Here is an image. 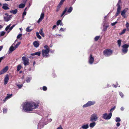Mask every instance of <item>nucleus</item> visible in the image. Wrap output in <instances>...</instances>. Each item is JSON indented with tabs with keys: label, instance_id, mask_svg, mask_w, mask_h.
<instances>
[{
	"label": "nucleus",
	"instance_id": "obj_29",
	"mask_svg": "<svg viewBox=\"0 0 129 129\" xmlns=\"http://www.w3.org/2000/svg\"><path fill=\"white\" fill-rule=\"evenodd\" d=\"M67 10V8H66L63 11V12L61 16V17H62L65 14V13L66 12Z\"/></svg>",
	"mask_w": 129,
	"mask_h": 129
},
{
	"label": "nucleus",
	"instance_id": "obj_47",
	"mask_svg": "<svg viewBox=\"0 0 129 129\" xmlns=\"http://www.w3.org/2000/svg\"><path fill=\"white\" fill-rule=\"evenodd\" d=\"M43 90L45 91L47 89V88L45 86H44L43 88Z\"/></svg>",
	"mask_w": 129,
	"mask_h": 129
},
{
	"label": "nucleus",
	"instance_id": "obj_14",
	"mask_svg": "<svg viewBox=\"0 0 129 129\" xmlns=\"http://www.w3.org/2000/svg\"><path fill=\"white\" fill-rule=\"evenodd\" d=\"M9 80V78L8 75H6L5 76L4 79V84L6 85L7 83Z\"/></svg>",
	"mask_w": 129,
	"mask_h": 129
},
{
	"label": "nucleus",
	"instance_id": "obj_43",
	"mask_svg": "<svg viewBox=\"0 0 129 129\" xmlns=\"http://www.w3.org/2000/svg\"><path fill=\"white\" fill-rule=\"evenodd\" d=\"M41 53L39 52H37L35 53L36 55H37L39 56H40V55Z\"/></svg>",
	"mask_w": 129,
	"mask_h": 129
},
{
	"label": "nucleus",
	"instance_id": "obj_40",
	"mask_svg": "<svg viewBox=\"0 0 129 129\" xmlns=\"http://www.w3.org/2000/svg\"><path fill=\"white\" fill-rule=\"evenodd\" d=\"M5 33V32L3 31L0 32V37L4 35Z\"/></svg>",
	"mask_w": 129,
	"mask_h": 129
},
{
	"label": "nucleus",
	"instance_id": "obj_19",
	"mask_svg": "<svg viewBox=\"0 0 129 129\" xmlns=\"http://www.w3.org/2000/svg\"><path fill=\"white\" fill-rule=\"evenodd\" d=\"M89 126L88 124H83L81 126V128L83 129H87L88 128Z\"/></svg>",
	"mask_w": 129,
	"mask_h": 129
},
{
	"label": "nucleus",
	"instance_id": "obj_21",
	"mask_svg": "<svg viewBox=\"0 0 129 129\" xmlns=\"http://www.w3.org/2000/svg\"><path fill=\"white\" fill-rule=\"evenodd\" d=\"M39 33L43 37H44V34L43 32L42 28H41L40 29V30L39 31Z\"/></svg>",
	"mask_w": 129,
	"mask_h": 129
},
{
	"label": "nucleus",
	"instance_id": "obj_8",
	"mask_svg": "<svg viewBox=\"0 0 129 129\" xmlns=\"http://www.w3.org/2000/svg\"><path fill=\"white\" fill-rule=\"evenodd\" d=\"M95 103L94 102L89 101L86 104L83 106V108L86 107L91 105H93Z\"/></svg>",
	"mask_w": 129,
	"mask_h": 129
},
{
	"label": "nucleus",
	"instance_id": "obj_58",
	"mask_svg": "<svg viewBox=\"0 0 129 129\" xmlns=\"http://www.w3.org/2000/svg\"><path fill=\"white\" fill-rule=\"evenodd\" d=\"M31 55L32 56L35 55H36L35 53H31Z\"/></svg>",
	"mask_w": 129,
	"mask_h": 129
},
{
	"label": "nucleus",
	"instance_id": "obj_30",
	"mask_svg": "<svg viewBox=\"0 0 129 129\" xmlns=\"http://www.w3.org/2000/svg\"><path fill=\"white\" fill-rule=\"evenodd\" d=\"M117 5H118V8L117 9V11L120 12V10H121V7L118 4H117Z\"/></svg>",
	"mask_w": 129,
	"mask_h": 129
},
{
	"label": "nucleus",
	"instance_id": "obj_54",
	"mask_svg": "<svg viewBox=\"0 0 129 129\" xmlns=\"http://www.w3.org/2000/svg\"><path fill=\"white\" fill-rule=\"evenodd\" d=\"M120 125V123L119 122H117L116 124V126L117 127L119 126Z\"/></svg>",
	"mask_w": 129,
	"mask_h": 129
},
{
	"label": "nucleus",
	"instance_id": "obj_6",
	"mask_svg": "<svg viewBox=\"0 0 129 129\" xmlns=\"http://www.w3.org/2000/svg\"><path fill=\"white\" fill-rule=\"evenodd\" d=\"M22 60L23 61V64L25 66L28 65L29 64V60L28 58L23 56L22 58Z\"/></svg>",
	"mask_w": 129,
	"mask_h": 129
},
{
	"label": "nucleus",
	"instance_id": "obj_17",
	"mask_svg": "<svg viewBox=\"0 0 129 129\" xmlns=\"http://www.w3.org/2000/svg\"><path fill=\"white\" fill-rule=\"evenodd\" d=\"M8 5L6 4H3L2 8L5 10H7L9 9L8 7Z\"/></svg>",
	"mask_w": 129,
	"mask_h": 129
},
{
	"label": "nucleus",
	"instance_id": "obj_5",
	"mask_svg": "<svg viewBox=\"0 0 129 129\" xmlns=\"http://www.w3.org/2000/svg\"><path fill=\"white\" fill-rule=\"evenodd\" d=\"M112 53V51L110 49L106 50L104 51V54L107 56H110Z\"/></svg>",
	"mask_w": 129,
	"mask_h": 129
},
{
	"label": "nucleus",
	"instance_id": "obj_28",
	"mask_svg": "<svg viewBox=\"0 0 129 129\" xmlns=\"http://www.w3.org/2000/svg\"><path fill=\"white\" fill-rule=\"evenodd\" d=\"M126 30V29H123V30L122 31V32L119 34V35H121L125 33Z\"/></svg>",
	"mask_w": 129,
	"mask_h": 129
},
{
	"label": "nucleus",
	"instance_id": "obj_32",
	"mask_svg": "<svg viewBox=\"0 0 129 129\" xmlns=\"http://www.w3.org/2000/svg\"><path fill=\"white\" fill-rule=\"evenodd\" d=\"M73 10V8L72 7H70L68 10V13H71L72 11Z\"/></svg>",
	"mask_w": 129,
	"mask_h": 129
},
{
	"label": "nucleus",
	"instance_id": "obj_9",
	"mask_svg": "<svg viewBox=\"0 0 129 129\" xmlns=\"http://www.w3.org/2000/svg\"><path fill=\"white\" fill-rule=\"evenodd\" d=\"M49 51L46 50H42V54L44 57H46L48 55Z\"/></svg>",
	"mask_w": 129,
	"mask_h": 129
},
{
	"label": "nucleus",
	"instance_id": "obj_18",
	"mask_svg": "<svg viewBox=\"0 0 129 129\" xmlns=\"http://www.w3.org/2000/svg\"><path fill=\"white\" fill-rule=\"evenodd\" d=\"M89 124V126L91 128H93L96 124V123L95 122H92Z\"/></svg>",
	"mask_w": 129,
	"mask_h": 129
},
{
	"label": "nucleus",
	"instance_id": "obj_3",
	"mask_svg": "<svg viewBox=\"0 0 129 129\" xmlns=\"http://www.w3.org/2000/svg\"><path fill=\"white\" fill-rule=\"evenodd\" d=\"M112 116L111 112H110L108 114L107 113H105L103 114L102 117L105 119L109 120L111 118Z\"/></svg>",
	"mask_w": 129,
	"mask_h": 129
},
{
	"label": "nucleus",
	"instance_id": "obj_38",
	"mask_svg": "<svg viewBox=\"0 0 129 129\" xmlns=\"http://www.w3.org/2000/svg\"><path fill=\"white\" fill-rule=\"evenodd\" d=\"M65 0H61L58 5L61 6Z\"/></svg>",
	"mask_w": 129,
	"mask_h": 129
},
{
	"label": "nucleus",
	"instance_id": "obj_10",
	"mask_svg": "<svg viewBox=\"0 0 129 129\" xmlns=\"http://www.w3.org/2000/svg\"><path fill=\"white\" fill-rule=\"evenodd\" d=\"M14 45H15L14 43H13L10 47L8 51V53L9 54L11 53L12 52L16 49L14 47Z\"/></svg>",
	"mask_w": 129,
	"mask_h": 129
},
{
	"label": "nucleus",
	"instance_id": "obj_49",
	"mask_svg": "<svg viewBox=\"0 0 129 129\" xmlns=\"http://www.w3.org/2000/svg\"><path fill=\"white\" fill-rule=\"evenodd\" d=\"M3 111L4 113H6L7 111V110L6 109H4Z\"/></svg>",
	"mask_w": 129,
	"mask_h": 129
},
{
	"label": "nucleus",
	"instance_id": "obj_52",
	"mask_svg": "<svg viewBox=\"0 0 129 129\" xmlns=\"http://www.w3.org/2000/svg\"><path fill=\"white\" fill-rule=\"evenodd\" d=\"M26 12L25 11H24L22 14L23 18L24 17L23 16L26 15Z\"/></svg>",
	"mask_w": 129,
	"mask_h": 129
},
{
	"label": "nucleus",
	"instance_id": "obj_61",
	"mask_svg": "<svg viewBox=\"0 0 129 129\" xmlns=\"http://www.w3.org/2000/svg\"><path fill=\"white\" fill-rule=\"evenodd\" d=\"M64 30V29H63V28H61L60 29V31H61V30H62V31H63Z\"/></svg>",
	"mask_w": 129,
	"mask_h": 129
},
{
	"label": "nucleus",
	"instance_id": "obj_26",
	"mask_svg": "<svg viewBox=\"0 0 129 129\" xmlns=\"http://www.w3.org/2000/svg\"><path fill=\"white\" fill-rule=\"evenodd\" d=\"M36 36L39 39H41V37L39 35V33L38 32H37L36 33Z\"/></svg>",
	"mask_w": 129,
	"mask_h": 129
},
{
	"label": "nucleus",
	"instance_id": "obj_41",
	"mask_svg": "<svg viewBox=\"0 0 129 129\" xmlns=\"http://www.w3.org/2000/svg\"><path fill=\"white\" fill-rule=\"evenodd\" d=\"M100 36H96L94 38L95 41H97L100 38Z\"/></svg>",
	"mask_w": 129,
	"mask_h": 129
},
{
	"label": "nucleus",
	"instance_id": "obj_36",
	"mask_svg": "<svg viewBox=\"0 0 129 129\" xmlns=\"http://www.w3.org/2000/svg\"><path fill=\"white\" fill-rule=\"evenodd\" d=\"M44 48L46 49V50L49 51V48L47 45H46L44 46Z\"/></svg>",
	"mask_w": 129,
	"mask_h": 129
},
{
	"label": "nucleus",
	"instance_id": "obj_64",
	"mask_svg": "<svg viewBox=\"0 0 129 129\" xmlns=\"http://www.w3.org/2000/svg\"><path fill=\"white\" fill-rule=\"evenodd\" d=\"M60 25H62V26L63 25V23H62L61 22V23H60Z\"/></svg>",
	"mask_w": 129,
	"mask_h": 129
},
{
	"label": "nucleus",
	"instance_id": "obj_44",
	"mask_svg": "<svg viewBox=\"0 0 129 129\" xmlns=\"http://www.w3.org/2000/svg\"><path fill=\"white\" fill-rule=\"evenodd\" d=\"M61 22V21L60 20H59L57 22L56 24L57 25H59V24Z\"/></svg>",
	"mask_w": 129,
	"mask_h": 129
},
{
	"label": "nucleus",
	"instance_id": "obj_22",
	"mask_svg": "<svg viewBox=\"0 0 129 129\" xmlns=\"http://www.w3.org/2000/svg\"><path fill=\"white\" fill-rule=\"evenodd\" d=\"M31 79V78L30 77H27L26 79V81L27 83L29 82Z\"/></svg>",
	"mask_w": 129,
	"mask_h": 129
},
{
	"label": "nucleus",
	"instance_id": "obj_42",
	"mask_svg": "<svg viewBox=\"0 0 129 129\" xmlns=\"http://www.w3.org/2000/svg\"><path fill=\"white\" fill-rule=\"evenodd\" d=\"M22 34H19L17 37V39H19L20 38V37L22 36Z\"/></svg>",
	"mask_w": 129,
	"mask_h": 129
},
{
	"label": "nucleus",
	"instance_id": "obj_46",
	"mask_svg": "<svg viewBox=\"0 0 129 129\" xmlns=\"http://www.w3.org/2000/svg\"><path fill=\"white\" fill-rule=\"evenodd\" d=\"M116 108V106H114L113 107L111 108L110 110L111 112L112 111H113Z\"/></svg>",
	"mask_w": 129,
	"mask_h": 129
},
{
	"label": "nucleus",
	"instance_id": "obj_7",
	"mask_svg": "<svg viewBox=\"0 0 129 129\" xmlns=\"http://www.w3.org/2000/svg\"><path fill=\"white\" fill-rule=\"evenodd\" d=\"M5 16H4V19L6 21H9L11 18V16L9 15L8 14L6 13L5 14Z\"/></svg>",
	"mask_w": 129,
	"mask_h": 129
},
{
	"label": "nucleus",
	"instance_id": "obj_56",
	"mask_svg": "<svg viewBox=\"0 0 129 129\" xmlns=\"http://www.w3.org/2000/svg\"><path fill=\"white\" fill-rule=\"evenodd\" d=\"M120 109L122 111H123L124 109V108L123 107H122Z\"/></svg>",
	"mask_w": 129,
	"mask_h": 129
},
{
	"label": "nucleus",
	"instance_id": "obj_34",
	"mask_svg": "<svg viewBox=\"0 0 129 129\" xmlns=\"http://www.w3.org/2000/svg\"><path fill=\"white\" fill-rule=\"evenodd\" d=\"M7 95V96L5 98L7 100L9 99L12 96V94L10 95L9 94H8Z\"/></svg>",
	"mask_w": 129,
	"mask_h": 129
},
{
	"label": "nucleus",
	"instance_id": "obj_23",
	"mask_svg": "<svg viewBox=\"0 0 129 129\" xmlns=\"http://www.w3.org/2000/svg\"><path fill=\"white\" fill-rule=\"evenodd\" d=\"M17 11V9H16L14 10L10 11V12L12 13H13L14 14H15L16 13Z\"/></svg>",
	"mask_w": 129,
	"mask_h": 129
},
{
	"label": "nucleus",
	"instance_id": "obj_59",
	"mask_svg": "<svg viewBox=\"0 0 129 129\" xmlns=\"http://www.w3.org/2000/svg\"><path fill=\"white\" fill-rule=\"evenodd\" d=\"M56 27V25H54L53 27V28H52L53 29H54Z\"/></svg>",
	"mask_w": 129,
	"mask_h": 129
},
{
	"label": "nucleus",
	"instance_id": "obj_63",
	"mask_svg": "<svg viewBox=\"0 0 129 129\" xmlns=\"http://www.w3.org/2000/svg\"><path fill=\"white\" fill-rule=\"evenodd\" d=\"M52 120V119H49V121L50 122H51Z\"/></svg>",
	"mask_w": 129,
	"mask_h": 129
},
{
	"label": "nucleus",
	"instance_id": "obj_57",
	"mask_svg": "<svg viewBox=\"0 0 129 129\" xmlns=\"http://www.w3.org/2000/svg\"><path fill=\"white\" fill-rule=\"evenodd\" d=\"M3 48V46H0V51H1L2 50Z\"/></svg>",
	"mask_w": 129,
	"mask_h": 129
},
{
	"label": "nucleus",
	"instance_id": "obj_45",
	"mask_svg": "<svg viewBox=\"0 0 129 129\" xmlns=\"http://www.w3.org/2000/svg\"><path fill=\"white\" fill-rule=\"evenodd\" d=\"M126 26L127 28H128L129 27V23L127 22H126Z\"/></svg>",
	"mask_w": 129,
	"mask_h": 129
},
{
	"label": "nucleus",
	"instance_id": "obj_1",
	"mask_svg": "<svg viewBox=\"0 0 129 129\" xmlns=\"http://www.w3.org/2000/svg\"><path fill=\"white\" fill-rule=\"evenodd\" d=\"M38 104L34 102H25L23 105V110L25 112L32 111L33 110L37 108Z\"/></svg>",
	"mask_w": 129,
	"mask_h": 129
},
{
	"label": "nucleus",
	"instance_id": "obj_31",
	"mask_svg": "<svg viewBox=\"0 0 129 129\" xmlns=\"http://www.w3.org/2000/svg\"><path fill=\"white\" fill-rule=\"evenodd\" d=\"M21 66L20 65H19L17 67V71H19L21 69Z\"/></svg>",
	"mask_w": 129,
	"mask_h": 129
},
{
	"label": "nucleus",
	"instance_id": "obj_15",
	"mask_svg": "<svg viewBox=\"0 0 129 129\" xmlns=\"http://www.w3.org/2000/svg\"><path fill=\"white\" fill-rule=\"evenodd\" d=\"M11 25V24H10L6 27L5 28V30L6 31H7L9 28L10 30H11L12 29V28L15 26V25L14 24L11 27H10Z\"/></svg>",
	"mask_w": 129,
	"mask_h": 129
},
{
	"label": "nucleus",
	"instance_id": "obj_33",
	"mask_svg": "<svg viewBox=\"0 0 129 129\" xmlns=\"http://www.w3.org/2000/svg\"><path fill=\"white\" fill-rule=\"evenodd\" d=\"M121 121L120 118L118 117H116L115 119V121L116 122H120Z\"/></svg>",
	"mask_w": 129,
	"mask_h": 129
},
{
	"label": "nucleus",
	"instance_id": "obj_37",
	"mask_svg": "<svg viewBox=\"0 0 129 129\" xmlns=\"http://www.w3.org/2000/svg\"><path fill=\"white\" fill-rule=\"evenodd\" d=\"M61 7V6L58 5V6L57 7V8L56 9V11L57 12H58V11H59V9Z\"/></svg>",
	"mask_w": 129,
	"mask_h": 129
},
{
	"label": "nucleus",
	"instance_id": "obj_48",
	"mask_svg": "<svg viewBox=\"0 0 129 129\" xmlns=\"http://www.w3.org/2000/svg\"><path fill=\"white\" fill-rule=\"evenodd\" d=\"M117 23V21H116V22H114V23H111V25L112 26H114L115 24H116Z\"/></svg>",
	"mask_w": 129,
	"mask_h": 129
},
{
	"label": "nucleus",
	"instance_id": "obj_39",
	"mask_svg": "<svg viewBox=\"0 0 129 129\" xmlns=\"http://www.w3.org/2000/svg\"><path fill=\"white\" fill-rule=\"evenodd\" d=\"M121 40H118L117 41L118 44V45L120 47L121 45Z\"/></svg>",
	"mask_w": 129,
	"mask_h": 129
},
{
	"label": "nucleus",
	"instance_id": "obj_50",
	"mask_svg": "<svg viewBox=\"0 0 129 129\" xmlns=\"http://www.w3.org/2000/svg\"><path fill=\"white\" fill-rule=\"evenodd\" d=\"M23 85L22 84L21 85H17V86L19 88H21L22 86Z\"/></svg>",
	"mask_w": 129,
	"mask_h": 129
},
{
	"label": "nucleus",
	"instance_id": "obj_27",
	"mask_svg": "<svg viewBox=\"0 0 129 129\" xmlns=\"http://www.w3.org/2000/svg\"><path fill=\"white\" fill-rule=\"evenodd\" d=\"M30 27H28L26 28V30L28 32H30L33 29H30Z\"/></svg>",
	"mask_w": 129,
	"mask_h": 129
},
{
	"label": "nucleus",
	"instance_id": "obj_60",
	"mask_svg": "<svg viewBox=\"0 0 129 129\" xmlns=\"http://www.w3.org/2000/svg\"><path fill=\"white\" fill-rule=\"evenodd\" d=\"M7 100V99H6V98H5V99L3 100L4 103Z\"/></svg>",
	"mask_w": 129,
	"mask_h": 129
},
{
	"label": "nucleus",
	"instance_id": "obj_51",
	"mask_svg": "<svg viewBox=\"0 0 129 129\" xmlns=\"http://www.w3.org/2000/svg\"><path fill=\"white\" fill-rule=\"evenodd\" d=\"M5 57L4 56H3L0 57V62H1L2 60L4 59Z\"/></svg>",
	"mask_w": 129,
	"mask_h": 129
},
{
	"label": "nucleus",
	"instance_id": "obj_24",
	"mask_svg": "<svg viewBox=\"0 0 129 129\" xmlns=\"http://www.w3.org/2000/svg\"><path fill=\"white\" fill-rule=\"evenodd\" d=\"M25 6V4H21L19 6V7L20 8H24Z\"/></svg>",
	"mask_w": 129,
	"mask_h": 129
},
{
	"label": "nucleus",
	"instance_id": "obj_20",
	"mask_svg": "<svg viewBox=\"0 0 129 129\" xmlns=\"http://www.w3.org/2000/svg\"><path fill=\"white\" fill-rule=\"evenodd\" d=\"M33 44L34 46L36 48L38 47L39 45L38 42L37 41L34 42L33 43Z\"/></svg>",
	"mask_w": 129,
	"mask_h": 129
},
{
	"label": "nucleus",
	"instance_id": "obj_16",
	"mask_svg": "<svg viewBox=\"0 0 129 129\" xmlns=\"http://www.w3.org/2000/svg\"><path fill=\"white\" fill-rule=\"evenodd\" d=\"M44 15L43 13H42L40 17L37 21L38 23L40 22L43 19L44 17Z\"/></svg>",
	"mask_w": 129,
	"mask_h": 129
},
{
	"label": "nucleus",
	"instance_id": "obj_12",
	"mask_svg": "<svg viewBox=\"0 0 129 129\" xmlns=\"http://www.w3.org/2000/svg\"><path fill=\"white\" fill-rule=\"evenodd\" d=\"M8 66H6L0 72V75L4 74L8 70Z\"/></svg>",
	"mask_w": 129,
	"mask_h": 129
},
{
	"label": "nucleus",
	"instance_id": "obj_11",
	"mask_svg": "<svg viewBox=\"0 0 129 129\" xmlns=\"http://www.w3.org/2000/svg\"><path fill=\"white\" fill-rule=\"evenodd\" d=\"M127 9H125L123 10L121 12V15L122 16L125 18H127V17L126 14V13L127 11Z\"/></svg>",
	"mask_w": 129,
	"mask_h": 129
},
{
	"label": "nucleus",
	"instance_id": "obj_53",
	"mask_svg": "<svg viewBox=\"0 0 129 129\" xmlns=\"http://www.w3.org/2000/svg\"><path fill=\"white\" fill-rule=\"evenodd\" d=\"M119 93L120 95V96H121V97H123V93L122 92H119Z\"/></svg>",
	"mask_w": 129,
	"mask_h": 129
},
{
	"label": "nucleus",
	"instance_id": "obj_55",
	"mask_svg": "<svg viewBox=\"0 0 129 129\" xmlns=\"http://www.w3.org/2000/svg\"><path fill=\"white\" fill-rule=\"evenodd\" d=\"M57 129H63V128L61 127V125H60L59 127H58Z\"/></svg>",
	"mask_w": 129,
	"mask_h": 129
},
{
	"label": "nucleus",
	"instance_id": "obj_35",
	"mask_svg": "<svg viewBox=\"0 0 129 129\" xmlns=\"http://www.w3.org/2000/svg\"><path fill=\"white\" fill-rule=\"evenodd\" d=\"M20 44V42H19L18 43V44H17L16 45H14V46H15L14 47L15 48H16H16H17L18 47L19 45Z\"/></svg>",
	"mask_w": 129,
	"mask_h": 129
},
{
	"label": "nucleus",
	"instance_id": "obj_25",
	"mask_svg": "<svg viewBox=\"0 0 129 129\" xmlns=\"http://www.w3.org/2000/svg\"><path fill=\"white\" fill-rule=\"evenodd\" d=\"M42 121L41 120V122H40L38 124V128H41V126H42L41 125H42L43 123H41V122H42Z\"/></svg>",
	"mask_w": 129,
	"mask_h": 129
},
{
	"label": "nucleus",
	"instance_id": "obj_62",
	"mask_svg": "<svg viewBox=\"0 0 129 129\" xmlns=\"http://www.w3.org/2000/svg\"><path fill=\"white\" fill-rule=\"evenodd\" d=\"M119 14H117V13H116V14L115 15V17H116Z\"/></svg>",
	"mask_w": 129,
	"mask_h": 129
},
{
	"label": "nucleus",
	"instance_id": "obj_13",
	"mask_svg": "<svg viewBox=\"0 0 129 129\" xmlns=\"http://www.w3.org/2000/svg\"><path fill=\"white\" fill-rule=\"evenodd\" d=\"M94 60V58L92 56V55L90 54V55L89 60V63L91 64H92Z\"/></svg>",
	"mask_w": 129,
	"mask_h": 129
},
{
	"label": "nucleus",
	"instance_id": "obj_4",
	"mask_svg": "<svg viewBox=\"0 0 129 129\" xmlns=\"http://www.w3.org/2000/svg\"><path fill=\"white\" fill-rule=\"evenodd\" d=\"M129 47V45L126 44H124L122 46V52L124 53H126L128 51V48Z\"/></svg>",
	"mask_w": 129,
	"mask_h": 129
},
{
	"label": "nucleus",
	"instance_id": "obj_2",
	"mask_svg": "<svg viewBox=\"0 0 129 129\" xmlns=\"http://www.w3.org/2000/svg\"><path fill=\"white\" fill-rule=\"evenodd\" d=\"M98 115L95 113H93L90 116V121L91 122H95L98 119Z\"/></svg>",
	"mask_w": 129,
	"mask_h": 129
}]
</instances>
